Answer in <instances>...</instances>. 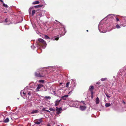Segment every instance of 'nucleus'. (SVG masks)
I'll return each mask as SVG.
<instances>
[{
  "mask_svg": "<svg viewBox=\"0 0 126 126\" xmlns=\"http://www.w3.org/2000/svg\"><path fill=\"white\" fill-rule=\"evenodd\" d=\"M35 77L40 78L44 77L46 76L45 70L42 68L38 69L35 72Z\"/></svg>",
  "mask_w": 126,
  "mask_h": 126,
  "instance_id": "f257e3e1",
  "label": "nucleus"
},
{
  "mask_svg": "<svg viewBox=\"0 0 126 126\" xmlns=\"http://www.w3.org/2000/svg\"><path fill=\"white\" fill-rule=\"evenodd\" d=\"M37 47H41L45 48L47 44L45 41L42 39L40 38L36 43Z\"/></svg>",
  "mask_w": 126,
  "mask_h": 126,
  "instance_id": "f03ea898",
  "label": "nucleus"
},
{
  "mask_svg": "<svg viewBox=\"0 0 126 126\" xmlns=\"http://www.w3.org/2000/svg\"><path fill=\"white\" fill-rule=\"evenodd\" d=\"M60 29L62 31H64V32L61 33V34L60 35V36L58 35L57 37L55 38V39H53V40L54 41L55 40H58L59 39V37H61L62 36H63L64 35L65 33L66 32L65 31V27L64 26V25H62L61 26L60 28Z\"/></svg>",
  "mask_w": 126,
  "mask_h": 126,
  "instance_id": "7ed1b4c3",
  "label": "nucleus"
},
{
  "mask_svg": "<svg viewBox=\"0 0 126 126\" xmlns=\"http://www.w3.org/2000/svg\"><path fill=\"white\" fill-rule=\"evenodd\" d=\"M103 24L102 22H100L99 24L98 28L100 32L104 33L106 32L107 31L104 30Z\"/></svg>",
  "mask_w": 126,
  "mask_h": 126,
  "instance_id": "20e7f679",
  "label": "nucleus"
},
{
  "mask_svg": "<svg viewBox=\"0 0 126 126\" xmlns=\"http://www.w3.org/2000/svg\"><path fill=\"white\" fill-rule=\"evenodd\" d=\"M120 74L121 75L125 76L126 74V65L122 69L120 70Z\"/></svg>",
  "mask_w": 126,
  "mask_h": 126,
  "instance_id": "39448f33",
  "label": "nucleus"
},
{
  "mask_svg": "<svg viewBox=\"0 0 126 126\" xmlns=\"http://www.w3.org/2000/svg\"><path fill=\"white\" fill-rule=\"evenodd\" d=\"M80 103L77 101H75L74 104L72 105V107L78 108L80 105Z\"/></svg>",
  "mask_w": 126,
  "mask_h": 126,
  "instance_id": "423d86ee",
  "label": "nucleus"
},
{
  "mask_svg": "<svg viewBox=\"0 0 126 126\" xmlns=\"http://www.w3.org/2000/svg\"><path fill=\"white\" fill-rule=\"evenodd\" d=\"M71 86L73 88L75 87L76 85V81L75 80H72L71 81Z\"/></svg>",
  "mask_w": 126,
  "mask_h": 126,
  "instance_id": "0eeeda50",
  "label": "nucleus"
},
{
  "mask_svg": "<svg viewBox=\"0 0 126 126\" xmlns=\"http://www.w3.org/2000/svg\"><path fill=\"white\" fill-rule=\"evenodd\" d=\"M20 94L21 96L24 98H26V94L25 93L23 90H22L20 92Z\"/></svg>",
  "mask_w": 126,
  "mask_h": 126,
  "instance_id": "6e6552de",
  "label": "nucleus"
},
{
  "mask_svg": "<svg viewBox=\"0 0 126 126\" xmlns=\"http://www.w3.org/2000/svg\"><path fill=\"white\" fill-rule=\"evenodd\" d=\"M62 110V109L61 108H59L58 107H57L56 109V111H57L56 113L58 114L60 113H61V111Z\"/></svg>",
  "mask_w": 126,
  "mask_h": 126,
  "instance_id": "1a4fd4ad",
  "label": "nucleus"
},
{
  "mask_svg": "<svg viewBox=\"0 0 126 126\" xmlns=\"http://www.w3.org/2000/svg\"><path fill=\"white\" fill-rule=\"evenodd\" d=\"M42 118H41L38 119V121H36L35 122V124L39 125L42 122Z\"/></svg>",
  "mask_w": 126,
  "mask_h": 126,
  "instance_id": "9d476101",
  "label": "nucleus"
},
{
  "mask_svg": "<svg viewBox=\"0 0 126 126\" xmlns=\"http://www.w3.org/2000/svg\"><path fill=\"white\" fill-rule=\"evenodd\" d=\"M79 107L80 109L82 111L85 110L86 108V107L84 106L80 105Z\"/></svg>",
  "mask_w": 126,
  "mask_h": 126,
  "instance_id": "9b49d317",
  "label": "nucleus"
},
{
  "mask_svg": "<svg viewBox=\"0 0 126 126\" xmlns=\"http://www.w3.org/2000/svg\"><path fill=\"white\" fill-rule=\"evenodd\" d=\"M75 101L72 100H69L68 102V103L70 104V106L71 107H72V105L74 104Z\"/></svg>",
  "mask_w": 126,
  "mask_h": 126,
  "instance_id": "f8f14e48",
  "label": "nucleus"
},
{
  "mask_svg": "<svg viewBox=\"0 0 126 126\" xmlns=\"http://www.w3.org/2000/svg\"><path fill=\"white\" fill-rule=\"evenodd\" d=\"M43 86V85L42 84H39L36 88V91H39L40 88Z\"/></svg>",
  "mask_w": 126,
  "mask_h": 126,
  "instance_id": "ddd939ff",
  "label": "nucleus"
},
{
  "mask_svg": "<svg viewBox=\"0 0 126 126\" xmlns=\"http://www.w3.org/2000/svg\"><path fill=\"white\" fill-rule=\"evenodd\" d=\"M36 12L35 10L33 9L32 11V12L31 13V14H29L30 16H33L34 15Z\"/></svg>",
  "mask_w": 126,
  "mask_h": 126,
  "instance_id": "4468645a",
  "label": "nucleus"
},
{
  "mask_svg": "<svg viewBox=\"0 0 126 126\" xmlns=\"http://www.w3.org/2000/svg\"><path fill=\"white\" fill-rule=\"evenodd\" d=\"M94 89V86L93 85H92L89 87V90L91 92H93V90Z\"/></svg>",
  "mask_w": 126,
  "mask_h": 126,
  "instance_id": "2eb2a0df",
  "label": "nucleus"
},
{
  "mask_svg": "<svg viewBox=\"0 0 126 126\" xmlns=\"http://www.w3.org/2000/svg\"><path fill=\"white\" fill-rule=\"evenodd\" d=\"M113 16H114V15L113 14H110L109 15H108L107 16L105 17V18L106 17H109V18H113Z\"/></svg>",
  "mask_w": 126,
  "mask_h": 126,
  "instance_id": "dca6fc26",
  "label": "nucleus"
},
{
  "mask_svg": "<svg viewBox=\"0 0 126 126\" xmlns=\"http://www.w3.org/2000/svg\"><path fill=\"white\" fill-rule=\"evenodd\" d=\"M33 9V7H31L29 9V14H31V13L32 12V10Z\"/></svg>",
  "mask_w": 126,
  "mask_h": 126,
  "instance_id": "f3484780",
  "label": "nucleus"
},
{
  "mask_svg": "<svg viewBox=\"0 0 126 126\" xmlns=\"http://www.w3.org/2000/svg\"><path fill=\"white\" fill-rule=\"evenodd\" d=\"M9 119L7 118L4 120L3 122L4 123H7L9 121Z\"/></svg>",
  "mask_w": 126,
  "mask_h": 126,
  "instance_id": "a211bd4d",
  "label": "nucleus"
},
{
  "mask_svg": "<svg viewBox=\"0 0 126 126\" xmlns=\"http://www.w3.org/2000/svg\"><path fill=\"white\" fill-rule=\"evenodd\" d=\"M38 112V110H33L31 112L32 114H33L35 113H37Z\"/></svg>",
  "mask_w": 126,
  "mask_h": 126,
  "instance_id": "6ab92c4d",
  "label": "nucleus"
},
{
  "mask_svg": "<svg viewBox=\"0 0 126 126\" xmlns=\"http://www.w3.org/2000/svg\"><path fill=\"white\" fill-rule=\"evenodd\" d=\"M40 2L39 1H34L32 3V4H38Z\"/></svg>",
  "mask_w": 126,
  "mask_h": 126,
  "instance_id": "aec40b11",
  "label": "nucleus"
},
{
  "mask_svg": "<svg viewBox=\"0 0 126 126\" xmlns=\"http://www.w3.org/2000/svg\"><path fill=\"white\" fill-rule=\"evenodd\" d=\"M68 95H66L63 96L62 97V99H63L64 100H66V97H68Z\"/></svg>",
  "mask_w": 126,
  "mask_h": 126,
  "instance_id": "412c9836",
  "label": "nucleus"
},
{
  "mask_svg": "<svg viewBox=\"0 0 126 126\" xmlns=\"http://www.w3.org/2000/svg\"><path fill=\"white\" fill-rule=\"evenodd\" d=\"M99 102V98L97 97L96 99V104H98Z\"/></svg>",
  "mask_w": 126,
  "mask_h": 126,
  "instance_id": "4be33fe9",
  "label": "nucleus"
},
{
  "mask_svg": "<svg viewBox=\"0 0 126 126\" xmlns=\"http://www.w3.org/2000/svg\"><path fill=\"white\" fill-rule=\"evenodd\" d=\"M43 6V5H38L35 6H34V7L35 8H38L42 7Z\"/></svg>",
  "mask_w": 126,
  "mask_h": 126,
  "instance_id": "5701e85b",
  "label": "nucleus"
},
{
  "mask_svg": "<svg viewBox=\"0 0 126 126\" xmlns=\"http://www.w3.org/2000/svg\"><path fill=\"white\" fill-rule=\"evenodd\" d=\"M43 16V15L41 14H37L36 16V18L37 17H41Z\"/></svg>",
  "mask_w": 126,
  "mask_h": 126,
  "instance_id": "b1692460",
  "label": "nucleus"
},
{
  "mask_svg": "<svg viewBox=\"0 0 126 126\" xmlns=\"http://www.w3.org/2000/svg\"><path fill=\"white\" fill-rule=\"evenodd\" d=\"M111 106V104L110 103H107L105 104V106L106 107H108Z\"/></svg>",
  "mask_w": 126,
  "mask_h": 126,
  "instance_id": "393cba45",
  "label": "nucleus"
},
{
  "mask_svg": "<svg viewBox=\"0 0 126 126\" xmlns=\"http://www.w3.org/2000/svg\"><path fill=\"white\" fill-rule=\"evenodd\" d=\"M107 78H102L100 80L101 81H105L107 79Z\"/></svg>",
  "mask_w": 126,
  "mask_h": 126,
  "instance_id": "a878e982",
  "label": "nucleus"
},
{
  "mask_svg": "<svg viewBox=\"0 0 126 126\" xmlns=\"http://www.w3.org/2000/svg\"><path fill=\"white\" fill-rule=\"evenodd\" d=\"M44 38L47 39L50 38L47 35H45L44 36Z\"/></svg>",
  "mask_w": 126,
  "mask_h": 126,
  "instance_id": "bb28decb",
  "label": "nucleus"
},
{
  "mask_svg": "<svg viewBox=\"0 0 126 126\" xmlns=\"http://www.w3.org/2000/svg\"><path fill=\"white\" fill-rule=\"evenodd\" d=\"M39 82L40 83H44V80H39Z\"/></svg>",
  "mask_w": 126,
  "mask_h": 126,
  "instance_id": "cd10ccee",
  "label": "nucleus"
},
{
  "mask_svg": "<svg viewBox=\"0 0 126 126\" xmlns=\"http://www.w3.org/2000/svg\"><path fill=\"white\" fill-rule=\"evenodd\" d=\"M3 3L2 4H3V6L4 7H6V8H7V7H8L7 5V4H5V3H4L3 2Z\"/></svg>",
  "mask_w": 126,
  "mask_h": 126,
  "instance_id": "c85d7f7f",
  "label": "nucleus"
},
{
  "mask_svg": "<svg viewBox=\"0 0 126 126\" xmlns=\"http://www.w3.org/2000/svg\"><path fill=\"white\" fill-rule=\"evenodd\" d=\"M9 20L8 18H6L5 19L4 21L5 22L7 23V22H9Z\"/></svg>",
  "mask_w": 126,
  "mask_h": 126,
  "instance_id": "c756f323",
  "label": "nucleus"
},
{
  "mask_svg": "<svg viewBox=\"0 0 126 126\" xmlns=\"http://www.w3.org/2000/svg\"><path fill=\"white\" fill-rule=\"evenodd\" d=\"M116 27L117 29H119L120 28V26L118 24L116 25Z\"/></svg>",
  "mask_w": 126,
  "mask_h": 126,
  "instance_id": "7c9ffc66",
  "label": "nucleus"
},
{
  "mask_svg": "<svg viewBox=\"0 0 126 126\" xmlns=\"http://www.w3.org/2000/svg\"><path fill=\"white\" fill-rule=\"evenodd\" d=\"M49 110H50L52 111H55V109L53 108H49Z\"/></svg>",
  "mask_w": 126,
  "mask_h": 126,
  "instance_id": "2f4dec72",
  "label": "nucleus"
},
{
  "mask_svg": "<svg viewBox=\"0 0 126 126\" xmlns=\"http://www.w3.org/2000/svg\"><path fill=\"white\" fill-rule=\"evenodd\" d=\"M120 25L121 26L125 27L126 26V24H125V23H124V24H122L121 23L120 24Z\"/></svg>",
  "mask_w": 126,
  "mask_h": 126,
  "instance_id": "473e14b6",
  "label": "nucleus"
},
{
  "mask_svg": "<svg viewBox=\"0 0 126 126\" xmlns=\"http://www.w3.org/2000/svg\"><path fill=\"white\" fill-rule=\"evenodd\" d=\"M70 84V82H67L66 84V87H68L69 85Z\"/></svg>",
  "mask_w": 126,
  "mask_h": 126,
  "instance_id": "72a5a7b5",
  "label": "nucleus"
},
{
  "mask_svg": "<svg viewBox=\"0 0 126 126\" xmlns=\"http://www.w3.org/2000/svg\"><path fill=\"white\" fill-rule=\"evenodd\" d=\"M91 97L92 98H93V92H91Z\"/></svg>",
  "mask_w": 126,
  "mask_h": 126,
  "instance_id": "f704fd0d",
  "label": "nucleus"
},
{
  "mask_svg": "<svg viewBox=\"0 0 126 126\" xmlns=\"http://www.w3.org/2000/svg\"><path fill=\"white\" fill-rule=\"evenodd\" d=\"M45 98H46L47 99H49L50 98V97L49 96H45Z\"/></svg>",
  "mask_w": 126,
  "mask_h": 126,
  "instance_id": "c9c22d12",
  "label": "nucleus"
},
{
  "mask_svg": "<svg viewBox=\"0 0 126 126\" xmlns=\"http://www.w3.org/2000/svg\"><path fill=\"white\" fill-rule=\"evenodd\" d=\"M105 94L106 96L107 97L110 98V96L108 95L107 93H105Z\"/></svg>",
  "mask_w": 126,
  "mask_h": 126,
  "instance_id": "e433bc0d",
  "label": "nucleus"
},
{
  "mask_svg": "<svg viewBox=\"0 0 126 126\" xmlns=\"http://www.w3.org/2000/svg\"><path fill=\"white\" fill-rule=\"evenodd\" d=\"M60 101L61 100H60L59 99H58L56 102V103H59Z\"/></svg>",
  "mask_w": 126,
  "mask_h": 126,
  "instance_id": "4c0bfd02",
  "label": "nucleus"
},
{
  "mask_svg": "<svg viewBox=\"0 0 126 126\" xmlns=\"http://www.w3.org/2000/svg\"><path fill=\"white\" fill-rule=\"evenodd\" d=\"M46 109L45 108H43L42 109V111H46Z\"/></svg>",
  "mask_w": 126,
  "mask_h": 126,
  "instance_id": "58836bf2",
  "label": "nucleus"
},
{
  "mask_svg": "<svg viewBox=\"0 0 126 126\" xmlns=\"http://www.w3.org/2000/svg\"><path fill=\"white\" fill-rule=\"evenodd\" d=\"M59 103H56V102H55V106H57L59 104Z\"/></svg>",
  "mask_w": 126,
  "mask_h": 126,
  "instance_id": "ea45409f",
  "label": "nucleus"
},
{
  "mask_svg": "<svg viewBox=\"0 0 126 126\" xmlns=\"http://www.w3.org/2000/svg\"><path fill=\"white\" fill-rule=\"evenodd\" d=\"M31 47L33 49H34V48L35 47L34 46V45L31 46Z\"/></svg>",
  "mask_w": 126,
  "mask_h": 126,
  "instance_id": "a19ab883",
  "label": "nucleus"
},
{
  "mask_svg": "<svg viewBox=\"0 0 126 126\" xmlns=\"http://www.w3.org/2000/svg\"><path fill=\"white\" fill-rule=\"evenodd\" d=\"M100 84V82L99 81H98V82H96V84Z\"/></svg>",
  "mask_w": 126,
  "mask_h": 126,
  "instance_id": "79ce46f5",
  "label": "nucleus"
},
{
  "mask_svg": "<svg viewBox=\"0 0 126 126\" xmlns=\"http://www.w3.org/2000/svg\"><path fill=\"white\" fill-rule=\"evenodd\" d=\"M123 19L125 21H126V17H124Z\"/></svg>",
  "mask_w": 126,
  "mask_h": 126,
  "instance_id": "37998d69",
  "label": "nucleus"
},
{
  "mask_svg": "<svg viewBox=\"0 0 126 126\" xmlns=\"http://www.w3.org/2000/svg\"><path fill=\"white\" fill-rule=\"evenodd\" d=\"M31 92H29L28 94L30 96L31 95Z\"/></svg>",
  "mask_w": 126,
  "mask_h": 126,
  "instance_id": "c03bdc74",
  "label": "nucleus"
},
{
  "mask_svg": "<svg viewBox=\"0 0 126 126\" xmlns=\"http://www.w3.org/2000/svg\"><path fill=\"white\" fill-rule=\"evenodd\" d=\"M116 20L117 21H119V19L118 18H116Z\"/></svg>",
  "mask_w": 126,
  "mask_h": 126,
  "instance_id": "a18cd8bd",
  "label": "nucleus"
},
{
  "mask_svg": "<svg viewBox=\"0 0 126 126\" xmlns=\"http://www.w3.org/2000/svg\"><path fill=\"white\" fill-rule=\"evenodd\" d=\"M46 111H47V112H50V111H49V110H46Z\"/></svg>",
  "mask_w": 126,
  "mask_h": 126,
  "instance_id": "49530a36",
  "label": "nucleus"
},
{
  "mask_svg": "<svg viewBox=\"0 0 126 126\" xmlns=\"http://www.w3.org/2000/svg\"><path fill=\"white\" fill-rule=\"evenodd\" d=\"M0 1L1 2H3V1L2 0H0Z\"/></svg>",
  "mask_w": 126,
  "mask_h": 126,
  "instance_id": "de8ad7c7",
  "label": "nucleus"
},
{
  "mask_svg": "<svg viewBox=\"0 0 126 126\" xmlns=\"http://www.w3.org/2000/svg\"><path fill=\"white\" fill-rule=\"evenodd\" d=\"M47 126H51L49 124H48L47 125Z\"/></svg>",
  "mask_w": 126,
  "mask_h": 126,
  "instance_id": "09e8293b",
  "label": "nucleus"
},
{
  "mask_svg": "<svg viewBox=\"0 0 126 126\" xmlns=\"http://www.w3.org/2000/svg\"><path fill=\"white\" fill-rule=\"evenodd\" d=\"M53 93H54V94H56L55 92V91H54L53 92Z\"/></svg>",
  "mask_w": 126,
  "mask_h": 126,
  "instance_id": "8fccbe9b",
  "label": "nucleus"
},
{
  "mask_svg": "<svg viewBox=\"0 0 126 126\" xmlns=\"http://www.w3.org/2000/svg\"><path fill=\"white\" fill-rule=\"evenodd\" d=\"M62 84V83H60V85H61V84Z\"/></svg>",
  "mask_w": 126,
  "mask_h": 126,
  "instance_id": "3c124183",
  "label": "nucleus"
},
{
  "mask_svg": "<svg viewBox=\"0 0 126 126\" xmlns=\"http://www.w3.org/2000/svg\"><path fill=\"white\" fill-rule=\"evenodd\" d=\"M4 13H7V12H4Z\"/></svg>",
  "mask_w": 126,
  "mask_h": 126,
  "instance_id": "603ef678",
  "label": "nucleus"
},
{
  "mask_svg": "<svg viewBox=\"0 0 126 126\" xmlns=\"http://www.w3.org/2000/svg\"><path fill=\"white\" fill-rule=\"evenodd\" d=\"M33 28H34V26H33Z\"/></svg>",
  "mask_w": 126,
  "mask_h": 126,
  "instance_id": "864d4df0",
  "label": "nucleus"
},
{
  "mask_svg": "<svg viewBox=\"0 0 126 126\" xmlns=\"http://www.w3.org/2000/svg\"><path fill=\"white\" fill-rule=\"evenodd\" d=\"M34 100H36V99H34Z\"/></svg>",
  "mask_w": 126,
  "mask_h": 126,
  "instance_id": "5fc2aeb1",
  "label": "nucleus"
},
{
  "mask_svg": "<svg viewBox=\"0 0 126 126\" xmlns=\"http://www.w3.org/2000/svg\"><path fill=\"white\" fill-rule=\"evenodd\" d=\"M87 32H88V30H87Z\"/></svg>",
  "mask_w": 126,
  "mask_h": 126,
  "instance_id": "6e6d98bb",
  "label": "nucleus"
},
{
  "mask_svg": "<svg viewBox=\"0 0 126 126\" xmlns=\"http://www.w3.org/2000/svg\"><path fill=\"white\" fill-rule=\"evenodd\" d=\"M57 126H59V125H58Z\"/></svg>",
  "mask_w": 126,
  "mask_h": 126,
  "instance_id": "4d7b16f0",
  "label": "nucleus"
},
{
  "mask_svg": "<svg viewBox=\"0 0 126 126\" xmlns=\"http://www.w3.org/2000/svg\"><path fill=\"white\" fill-rule=\"evenodd\" d=\"M37 120V119H36V120H35V121H36V120Z\"/></svg>",
  "mask_w": 126,
  "mask_h": 126,
  "instance_id": "13d9d810",
  "label": "nucleus"
},
{
  "mask_svg": "<svg viewBox=\"0 0 126 126\" xmlns=\"http://www.w3.org/2000/svg\"><path fill=\"white\" fill-rule=\"evenodd\" d=\"M26 89V88H25V89Z\"/></svg>",
  "mask_w": 126,
  "mask_h": 126,
  "instance_id": "bf43d9fd",
  "label": "nucleus"
}]
</instances>
